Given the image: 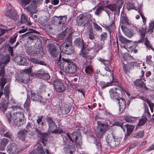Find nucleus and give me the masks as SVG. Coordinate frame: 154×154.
<instances>
[{
    "label": "nucleus",
    "instance_id": "obj_37",
    "mask_svg": "<svg viewBox=\"0 0 154 154\" xmlns=\"http://www.w3.org/2000/svg\"><path fill=\"white\" fill-rule=\"evenodd\" d=\"M119 39L121 42L124 44L129 43L131 42L130 41L126 39L124 37L120 35L119 37Z\"/></svg>",
    "mask_w": 154,
    "mask_h": 154
},
{
    "label": "nucleus",
    "instance_id": "obj_10",
    "mask_svg": "<svg viewBox=\"0 0 154 154\" xmlns=\"http://www.w3.org/2000/svg\"><path fill=\"white\" fill-rule=\"evenodd\" d=\"M6 150L9 154H17L19 152L18 146L14 143L8 144L7 146Z\"/></svg>",
    "mask_w": 154,
    "mask_h": 154
},
{
    "label": "nucleus",
    "instance_id": "obj_64",
    "mask_svg": "<svg viewBox=\"0 0 154 154\" xmlns=\"http://www.w3.org/2000/svg\"><path fill=\"white\" fill-rule=\"evenodd\" d=\"M17 36V35H16L14 37L11 38L9 41V43L11 44H13L16 41V39Z\"/></svg>",
    "mask_w": 154,
    "mask_h": 154
},
{
    "label": "nucleus",
    "instance_id": "obj_31",
    "mask_svg": "<svg viewBox=\"0 0 154 154\" xmlns=\"http://www.w3.org/2000/svg\"><path fill=\"white\" fill-rule=\"evenodd\" d=\"M48 134L46 133H41L39 137H40V141L42 143L46 141L48 137Z\"/></svg>",
    "mask_w": 154,
    "mask_h": 154
},
{
    "label": "nucleus",
    "instance_id": "obj_36",
    "mask_svg": "<svg viewBox=\"0 0 154 154\" xmlns=\"http://www.w3.org/2000/svg\"><path fill=\"white\" fill-rule=\"evenodd\" d=\"M7 103L6 101L4 102L3 103H2L0 106V108L1 111L3 112H4L5 111L7 108Z\"/></svg>",
    "mask_w": 154,
    "mask_h": 154
},
{
    "label": "nucleus",
    "instance_id": "obj_51",
    "mask_svg": "<svg viewBox=\"0 0 154 154\" xmlns=\"http://www.w3.org/2000/svg\"><path fill=\"white\" fill-rule=\"evenodd\" d=\"M10 90L9 89V87L8 85H6L5 88L4 90V94L6 96L8 97L9 94Z\"/></svg>",
    "mask_w": 154,
    "mask_h": 154
},
{
    "label": "nucleus",
    "instance_id": "obj_44",
    "mask_svg": "<svg viewBox=\"0 0 154 154\" xmlns=\"http://www.w3.org/2000/svg\"><path fill=\"white\" fill-rule=\"evenodd\" d=\"M89 38L91 40H93L94 38L95 34L92 29H90L88 33Z\"/></svg>",
    "mask_w": 154,
    "mask_h": 154
},
{
    "label": "nucleus",
    "instance_id": "obj_32",
    "mask_svg": "<svg viewBox=\"0 0 154 154\" xmlns=\"http://www.w3.org/2000/svg\"><path fill=\"white\" fill-rule=\"evenodd\" d=\"M127 126V135L129 136L131 134L134 128V126L133 125H125Z\"/></svg>",
    "mask_w": 154,
    "mask_h": 154
},
{
    "label": "nucleus",
    "instance_id": "obj_43",
    "mask_svg": "<svg viewBox=\"0 0 154 154\" xmlns=\"http://www.w3.org/2000/svg\"><path fill=\"white\" fill-rule=\"evenodd\" d=\"M144 134V132L143 131H139L136 133L134 135V137L137 138H139L142 137Z\"/></svg>",
    "mask_w": 154,
    "mask_h": 154
},
{
    "label": "nucleus",
    "instance_id": "obj_12",
    "mask_svg": "<svg viewBox=\"0 0 154 154\" xmlns=\"http://www.w3.org/2000/svg\"><path fill=\"white\" fill-rule=\"evenodd\" d=\"M47 47L50 55L54 57H56L59 52L57 51V49L55 46L53 44H49L47 45Z\"/></svg>",
    "mask_w": 154,
    "mask_h": 154
},
{
    "label": "nucleus",
    "instance_id": "obj_27",
    "mask_svg": "<svg viewBox=\"0 0 154 154\" xmlns=\"http://www.w3.org/2000/svg\"><path fill=\"white\" fill-rule=\"evenodd\" d=\"M72 32H68V34L66 36L65 42L63 43H66L67 44H72Z\"/></svg>",
    "mask_w": 154,
    "mask_h": 154
},
{
    "label": "nucleus",
    "instance_id": "obj_34",
    "mask_svg": "<svg viewBox=\"0 0 154 154\" xmlns=\"http://www.w3.org/2000/svg\"><path fill=\"white\" fill-rule=\"evenodd\" d=\"M145 72L143 70H142L141 72V75L140 76V79L136 80L134 82V83L135 85L138 86L139 85L140 81L141 79L143 77L144 75Z\"/></svg>",
    "mask_w": 154,
    "mask_h": 154
},
{
    "label": "nucleus",
    "instance_id": "obj_42",
    "mask_svg": "<svg viewBox=\"0 0 154 154\" xmlns=\"http://www.w3.org/2000/svg\"><path fill=\"white\" fill-rule=\"evenodd\" d=\"M38 146L37 148V150L38 152V153L39 154H45L44 151L43 149L42 145L40 144H38Z\"/></svg>",
    "mask_w": 154,
    "mask_h": 154
},
{
    "label": "nucleus",
    "instance_id": "obj_14",
    "mask_svg": "<svg viewBox=\"0 0 154 154\" xmlns=\"http://www.w3.org/2000/svg\"><path fill=\"white\" fill-rule=\"evenodd\" d=\"M31 99L33 100L38 101L40 103H42V105H45L46 103L45 100L41 96L37 94L31 92Z\"/></svg>",
    "mask_w": 154,
    "mask_h": 154
},
{
    "label": "nucleus",
    "instance_id": "obj_4",
    "mask_svg": "<svg viewBox=\"0 0 154 154\" xmlns=\"http://www.w3.org/2000/svg\"><path fill=\"white\" fill-rule=\"evenodd\" d=\"M24 113L22 110L21 112H18L13 113L12 119L14 123L17 125H23L24 123Z\"/></svg>",
    "mask_w": 154,
    "mask_h": 154
},
{
    "label": "nucleus",
    "instance_id": "obj_28",
    "mask_svg": "<svg viewBox=\"0 0 154 154\" xmlns=\"http://www.w3.org/2000/svg\"><path fill=\"white\" fill-rule=\"evenodd\" d=\"M2 46L3 48H5V51L7 50L10 53L11 56H13L14 52L13 47H11L9 44H3Z\"/></svg>",
    "mask_w": 154,
    "mask_h": 154
},
{
    "label": "nucleus",
    "instance_id": "obj_52",
    "mask_svg": "<svg viewBox=\"0 0 154 154\" xmlns=\"http://www.w3.org/2000/svg\"><path fill=\"white\" fill-rule=\"evenodd\" d=\"M86 72L89 74H91L93 72L92 69L89 66H87L85 69Z\"/></svg>",
    "mask_w": 154,
    "mask_h": 154
},
{
    "label": "nucleus",
    "instance_id": "obj_16",
    "mask_svg": "<svg viewBox=\"0 0 154 154\" xmlns=\"http://www.w3.org/2000/svg\"><path fill=\"white\" fill-rule=\"evenodd\" d=\"M53 23L56 24H63L65 23L66 20V17L65 16L57 17L55 16L52 18Z\"/></svg>",
    "mask_w": 154,
    "mask_h": 154
},
{
    "label": "nucleus",
    "instance_id": "obj_26",
    "mask_svg": "<svg viewBox=\"0 0 154 154\" xmlns=\"http://www.w3.org/2000/svg\"><path fill=\"white\" fill-rule=\"evenodd\" d=\"M9 140L7 139L4 138L1 139L0 142V149L2 151L4 150Z\"/></svg>",
    "mask_w": 154,
    "mask_h": 154
},
{
    "label": "nucleus",
    "instance_id": "obj_9",
    "mask_svg": "<svg viewBox=\"0 0 154 154\" xmlns=\"http://www.w3.org/2000/svg\"><path fill=\"white\" fill-rule=\"evenodd\" d=\"M53 83L54 88L57 92H62L66 89V87L63 83L59 80H55Z\"/></svg>",
    "mask_w": 154,
    "mask_h": 154
},
{
    "label": "nucleus",
    "instance_id": "obj_57",
    "mask_svg": "<svg viewBox=\"0 0 154 154\" xmlns=\"http://www.w3.org/2000/svg\"><path fill=\"white\" fill-rule=\"evenodd\" d=\"M107 34L106 33H103L100 35V41H104L106 39L107 37Z\"/></svg>",
    "mask_w": 154,
    "mask_h": 154
},
{
    "label": "nucleus",
    "instance_id": "obj_35",
    "mask_svg": "<svg viewBox=\"0 0 154 154\" xmlns=\"http://www.w3.org/2000/svg\"><path fill=\"white\" fill-rule=\"evenodd\" d=\"M44 72L45 71L42 69H41L35 71V74L37 76L41 78V76L44 74Z\"/></svg>",
    "mask_w": 154,
    "mask_h": 154
},
{
    "label": "nucleus",
    "instance_id": "obj_39",
    "mask_svg": "<svg viewBox=\"0 0 154 154\" xmlns=\"http://www.w3.org/2000/svg\"><path fill=\"white\" fill-rule=\"evenodd\" d=\"M49 127V130L52 132V131L57 128V125L54 122L48 125Z\"/></svg>",
    "mask_w": 154,
    "mask_h": 154
},
{
    "label": "nucleus",
    "instance_id": "obj_5",
    "mask_svg": "<svg viewBox=\"0 0 154 154\" xmlns=\"http://www.w3.org/2000/svg\"><path fill=\"white\" fill-rule=\"evenodd\" d=\"M106 140L107 144L111 147H115L120 143V139L115 138L112 133L107 134L106 137Z\"/></svg>",
    "mask_w": 154,
    "mask_h": 154
},
{
    "label": "nucleus",
    "instance_id": "obj_13",
    "mask_svg": "<svg viewBox=\"0 0 154 154\" xmlns=\"http://www.w3.org/2000/svg\"><path fill=\"white\" fill-rule=\"evenodd\" d=\"M10 60V55L9 54L3 56L0 59V67L5 69V65Z\"/></svg>",
    "mask_w": 154,
    "mask_h": 154
},
{
    "label": "nucleus",
    "instance_id": "obj_2",
    "mask_svg": "<svg viewBox=\"0 0 154 154\" xmlns=\"http://www.w3.org/2000/svg\"><path fill=\"white\" fill-rule=\"evenodd\" d=\"M70 60L62 58L60 65V68L64 72L67 73H72L76 72L77 67L75 64L72 62Z\"/></svg>",
    "mask_w": 154,
    "mask_h": 154
},
{
    "label": "nucleus",
    "instance_id": "obj_6",
    "mask_svg": "<svg viewBox=\"0 0 154 154\" xmlns=\"http://www.w3.org/2000/svg\"><path fill=\"white\" fill-rule=\"evenodd\" d=\"M91 17V15L88 13L80 14L77 18V23L78 26H84Z\"/></svg>",
    "mask_w": 154,
    "mask_h": 154
},
{
    "label": "nucleus",
    "instance_id": "obj_48",
    "mask_svg": "<svg viewBox=\"0 0 154 154\" xmlns=\"http://www.w3.org/2000/svg\"><path fill=\"white\" fill-rule=\"evenodd\" d=\"M30 103V100L29 99H27L24 105V107L26 108V110L27 111H28L29 109Z\"/></svg>",
    "mask_w": 154,
    "mask_h": 154
},
{
    "label": "nucleus",
    "instance_id": "obj_40",
    "mask_svg": "<svg viewBox=\"0 0 154 154\" xmlns=\"http://www.w3.org/2000/svg\"><path fill=\"white\" fill-rule=\"evenodd\" d=\"M107 78H106V79L105 81V82L106 83H105L104 82L101 81L100 80H99V79H96V83H98L101 85H104V86H103L102 87V88H105L106 87V86L105 87V85H107V84L106 82V81L107 80ZM106 87L107 86H106Z\"/></svg>",
    "mask_w": 154,
    "mask_h": 154
},
{
    "label": "nucleus",
    "instance_id": "obj_3",
    "mask_svg": "<svg viewBox=\"0 0 154 154\" xmlns=\"http://www.w3.org/2000/svg\"><path fill=\"white\" fill-rule=\"evenodd\" d=\"M104 68L105 69L106 71V74L107 75L106 82L107 85H105V87L111 85L112 83L114 82H116L117 80L114 79L113 77V73L112 71L113 70V67L110 64H108L107 66L106 65Z\"/></svg>",
    "mask_w": 154,
    "mask_h": 154
},
{
    "label": "nucleus",
    "instance_id": "obj_33",
    "mask_svg": "<svg viewBox=\"0 0 154 154\" xmlns=\"http://www.w3.org/2000/svg\"><path fill=\"white\" fill-rule=\"evenodd\" d=\"M7 79L5 78H2L0 81V89H3L4 87L7 82Z\"/></svg>",
    "mask_w": 154,
    "mask_h": 154
},
{
    "label": "nucleus",
    "instance_id": "obj_53",
    "mask_svg": "<svg viewBox=\"0 0 154 154\" xmlns=\"http://www.w3.org/2000/svg\"><path fill=\"white\" fill-rule=\"evenodd\" d=\"M4 136L7 138L10 139L12 140L13 138V135L12 133L10 131H7L4 134Z\"/></svg>",
    "mask_w": 154,
    "mask_h": 154
},
{
    "label": "nucleus",
    "instance_id": "obj_62",
    "mask_svg": "<svg viewBox=\"0 0 154 154\" xmlns=\"http://www.w3.org/2000/svg\"><path fill=\"white\" fill-rule=\"evenodd\" d=\"M46 121L48 125L54 122L52 118L50 117H47L46 118Z\"/></svg>",
    "mask_w": 154,
    "mask_h": 154
},
{
    "label": "nucleus",
    "instance_id": "obj_58",
    "mask_svg": "<svg viewBox=\"0 0 154 154\" xmlns=\"http://www.w3.org/2000/svg\"><path fill=\"white\" fill-rule=\"evenodd\" d=\"M6 118H7L8 122H10L11 120V118H12L11 113L10 112H8L6 115Z\"/></svg>",
    "mask_w": 154,
    "mask_h": 154
},
{
    "label": "nucleus",
    "instance_id": "obj_41",
    "mask_svg": "<svg viewBox=\"0 0 154 154\" xmlns=\"http://www.w3.org/2000/svg\"><path fill=\"white\" fill-rule=\"evenodd\" d=\"M94 139L95 141L94 143L96 145L97 151L100 152L102 150V146L101 144L97 141V140L94 137Z\"/></svg>",
    "mask_w": 154,
    "mask_h": 154
},
{
    "label": "nucleus",
    "instance_id": "obj_8",
    "mask_svg": "<svg viewBox=\"0 0 154 154\" xmlns=\"http://www.w3.org/2000/svg\"><path fill=\"white\" fill-rule=\"evenodd\" d=\"M121 90V88H116L110 89L109 91L110 97L118 100L122 97V93Z\"/></svg>",
    "mask_w": 154,
    "mask_h": 154
},
{
    "label": "nucleus",
    "instance_id": "obj_50",
    "mask_svg": "<svg viewBox=\"0 0 154 154\" xmlns=\"http://www.w3.org/2000/svg\"><path fill=\"white\" fill-rule=\"evenodd\" d=\"M145 99L146 100V102L148 104L151 112H152L153 111V107L154 106L153 103L148 99Z\"/></svg>",
    "mask_w": 154,
    "mask_h": 154
},
{
    "label": "nucleus",
    "instance_id": "obj_20",
    "mask_svg": "<svg viewBox=\"0 0 154 154\" xmlns=\"http://www.w3.org/2000/svg\"><path fill=\"white\" fill-rule=\"evenodd\" d=\"M5 15L6 16L14 20H15L17 17V15L16 12L13 9L8 10L6 12Z\"/></svg>",
    "mask_w": 154,
    "mask_h": 154
},
{
    "label": "nucleus",
    "instance_id": "obj_54",
    "mask_svg": "<svg viewBox=\"0 0 154 154\" xmlns=\"http://www.w3.org/2000/svg\"><path fill=\"white\" fill-rule=\"evenodd\" d=\"M33 62L35 63H37V64H39L41 65H45L46 64H45L44 62L42 60H38L37 59H35L33 60Z\"/></svg>",
    "mask_w": 154,
    "mask_h": 154
},
{
    "label": "nucleus",
    "instance_id": "obj_45",
    "mask_svg": "<svg viewBox=\"0 0 154 154\" xmlns=\"http://www.w3.org/2000/svg\"><path fill=\"white\" fill-rule=\"evenodd\" d=\"M122 23H123L124 26H127L129 25V23L128 21V18L126 17H122Z\"/></svg>",
    "mask_w": 154,
    "mask_h": 154
},
{
    "label": "nucleus",
    "instance_id": "obj_23",
    "mask_svg": "<svg viewBox=\"0 0 154 154\" xmlns=\"http://www.w3.org/2000/svg\"><path fill=\"white\" fill-rule=\"evenodd\" d=\"M60 108L61 109L62 113L63 114H68L70 112V110L69 106L66 104L62 105Z\"/></svg>",
    "mask_w": 154,
    "mask_h": 154
},
{
    "label": "nucleus",
    "instance_id": "obj_24",
    "mask_svg": "<svg viewBox=\"0 0 154 154\" xmlns=\"http://www.w3.org/2000/svg\"><path fill=\"white\" fill-rule=\"evenodd\" d=\"M95 44L94 42V46L93 47V49H94V51L96 53L98 52L99 50L100 49H102L104 46V42H100L98 43L96 46H95Z\"/></svg>",
    "mask_w": 154,
    "mask_h": 154
},
{
    "label": "nucleus",
    "instance_id": "obj_49",
    "mask_svg": "<svg viewBox=\"0 0 154 154\" xmlns=\"http://www.w3.org/2000/svg\"><path fill=\"white\" fill-rule=\"evenodd\" d=\"M27 16L25 14H23L20 17V21L22 23H26L27 21Z\"/></svg>",
    "mask_w": 154,
    "mask_h": 154
},
{
    "label": "nucleus",
    "instance_id": "obj_55",
    "mask_svg": "<svg viewBox=\"0 0 154 154\" xmlns=\"http://www.w3.org/2000/svg\"><path fill=\"white\" fill-rule=\"evenodd\" d=\"M145 115L146 116L147 115L148 117L149 118L151 117V115L149 112L148 108L145 105Z\"/></svg>",
    "mask_w": 154,
    "mask_h": 154
},
{
    "label": "nucleus",
    "instance_id": "obj_61",
    "mask_svg": "<svg viewBox=\"0 0 154 154\" xmlns=\"http://www.w3.org/2000/svg\"><path fill=\"white\" fill-rule=\"evenodd\" d=\"M11 108L14 110H17L18 109L23 110L22 108L20 106H12Z\"/></svg>",
    "mask_w": 154,
    "mask_h": 154
},
{
    "label": "nucleus",
    "instance_id": "obj_22",
    "mask_svg": "<svg viewBox=\"0 0 154 154\" xmlns=\"http://www.w3.org/2000/svg\"><path fill=\"white\" fill-rule=\"evenodd\" d=\"M36 7L35 4L33 3L30 4L26 8L27 11L31 15L32 17L33 14L35 13V9L36 8Z\"/></svg>",
    "mask_w": 154,
    "mask_h": 154
},
{
    "label": "nucleus",
    "instance_id": "obj_1",
    "mask_svg": "<svg viewBox=\"0 0 154 154\" xmlns=\"http://www.w3.org/2000/svg\"><path fill=\"white\" fill-rule=\"evenodd\" d=\"M63 139L64 148H66L67 151H69L71 154H72L73 151L75 150V146L72 143L69 142L68 138L73 143L78 145L81 146L82 144V141L80 134L79 132H74L70 134L67 133L66 136L62 135Z\"/></svg>",
    "mask_w": 154,
    "mask_h": 154
},
{
    "label": "nucleus",
    "instance_id": "obj_17",
    "mask_svg": "<svg viewBox=\"0 0 154 154\" xmlns=\"http://www.w3.org/2000/svg\"><path fill=\"white\" fill-rule=\"evenodd\" d=\"M28 131L25 130H19L17 134V137L22 141L26 142L27 140L26 139V133Z\"/></svg>",
    "mask_w": 154,
    "mask_h": 154
},
{
    "label": "nucleus",
    "instance_id": "obj_11",
    "mask_svg": "<svg viewBox=\"0 0 154 154\" xmlns=\"http://www.w3.org/2000/svg\"><path fill=\"white\" fill-rule=\"evenodd\" d=\"M97 131L98 133H101V135L107 131L109 126L107 123L104 124L99 121L97 122Z\"/></svg>",
    "mask_w": 154,
    "mask_h": 154
},
{
    "label": "nucleus",
    "instance_id": "obj_15",
    "mask_svg": "<svg viewBox=\"0 0 154 154\" xmlns=\"http://www.w3.org/2000/svg\"><path fill=\"white\" fill-rule=\"evenodd\" d=\"M14 61L19 65L27 66L29 63H27L26 59L23 57L18 56H16L14 59Z\"/></svg>",
    "mask_w": 154,
    "mask_h": 154
},
{
    "label": "nucleus",
    "instance_id": "obj_21",
    "mask_svg": "<svg viewBox=\"0 0 154 154\" xmlns=\"http://www.w3.org/2000/svg\"><path fill=\"white\" fill-rule=\"evenodd\" d=\"M26 50L27 53L30 55L34 56L38 51V49L35 47L32 48V47H26Z\"/></svg>",
    "mask_w": 154,
    "mask_h": 154
},
{
    "label": "nucleus",
    "instance_id": "obj_56",
    "mask_svg": "<svg viewBox=\"0 0 154 154\" xmlns=\"http://www.w3.org/2000/svg\"><path fill=\"white\" fill-rule=\"evenodd\" d=\"M104 113L106 116L109 118H111L113 117V115L108 110H106Z\"/></svg>",
    "mask_w": 154,
    "mask_h": 154
},
{
    "label": "nucleus",
    "instance_id": "obj_19",
    "mask_svg": "<svg viewBox=\"0 0 154 154\" xmlns=\"http://www.w3.org/2000/svg\"><path fill=\"white\" fill-rule=\"evenodd\" d=\"M118 103L119 106L120 112H122L126 107V101L125 99L121 97L118 100Z\"/></svg>",
    "mask_w": 154,
    "mask_h": 154
},
{
    "label": "nucleus",
    "instance_id": "obj_18",
    "mask_svg": "<svg viewBox=\"0 0 154 154\" xmlns=\"http://www.w3.org/2000/svg\"><path fill=\"white\" fill-rule=\"evenodd\" d=\"M121 7V5L117 6L115 4H112L108 5L106 7L112 11H115L116 13L119 15L120 13V9Z\"/></svg>",
    "mask_w": 154,
    "mask_h": 154
},
{
    "label": "nucleus",
    "instance_id": "obj_30",
    "mask_svg": "<svg viewBox=\"0 0 154 154\" xmlns=\"http://www.w3.org/2000/svg\"><path fill=\"white\" fill-rule=\"evenodd\" d=\"M147 119L146 116L144 115L142 118L139 119V122L138 124V126H141L144 125L147 121Z\"/></svg>",
    "mask_w": 154,
    "mask_h": 154
},
{
    "label": "nucleus",
    "instance_id": "obj_25",
    "mask_svg": "<svg viewBox=\"0 0 154 154\" xmlns=\"http://www.w3.org/2000/svg\"><path fill=\"white\" fill-rule=\"evenodd\" d=\"M74 44L75 46L81 47L83 46L84 42L82 38H79L74 41Z\"/></svg>",
    "mask_w": 154,
    "mask_h": 154
},
{
    "label": "nucleus",
    "instance_id": "obj_47",
    "mask_svg": "<svg viewBox=\"0 0 154 154\" xmlns=\"http://www.w3.org/2000/svg\"><path fill=\"white\" fill-rule=\"evenodd\" d=\"M139 31L140 33V35L142 36V38H144L145 35L146 29L144 28H140L139 29Z\"/></svg>",
    "mask_w": 154,
    "mask_h": 154
},
{
    "label": "nucleus",
    "instance_id": "obj_38",
    "mask_svg": "<svg viewBox=\"0 0 154 154\" xmlns=\"http://www.w3.org/2000/svg\"><path fill=\"white\" fill-rule=\"evenodd\" d=\"M93 25L94 30L97 32H102V28L98 25L96 23L93 22Z\"/></svg>",
    "mask_w": 154,
    "mask_h": 154
},
{
    "label": "nucleus",
    "instance_id": "obj_29",
    "mask_svg": "<svg viewBox=\"0 0 154 154\" xmlns=\"http://www.w3.org/2000/svg\"><path fill=\"white\" fill-rule=\"evenodd\" d=\"M69 31H70V30L69 29H65L63 32H62L58 36L59 38L60 39H63L65 37L67 36Z\"/></svg>",
    "mask_w": 154,
    "mask_h": 154
},
{
    "label": "nucleus",
    "instance_id": "obj_59",
    "mask_svg": "<svg viewBox=\"0 0 154 154\" xmlns=\"http://www.w3.org/2000/svg\"><path fill=\"white\" fill-rule=\"evenodd\" d=\"M134 118L133 117L127 116L125 118V120L127 122H132L133 121Z\"/></svg>",
    "mask_w": 154,
    "mask_h": 154
},
{
    "label": "nucleus",
    "instance_id": "obj_7",
    "mask_svg": "<svg viewBox=\"0 0 154 154\" xmlns=\"http://www.w3.org/2000/svg\"><path fill=\"white\" fill-rule=\"evenodd\" d=\"M72 45L62 43L59 48L63 53L66 54H71L74 52V48Z\"/></svg>",
    "mask_w": 154,
    "mask_h": 154
},
{
    "label": "nucleus",
    "instance_id": "obj_60",
    "mask_svg": "<svg viewBox=\"0 0 154 154\" xmlns=\"http://www.w3.org/2000/svg\"><path fill=\"white\" fill-rule=\"evenodd\" d=\"M41 78H42L45 79H48L50 78V76L49 74L48 73H46L44 72V74L41 76Z\"/></svg>",
    "mask_w": 154,
    "mask_h": 154
},
{
    "label": "nucleus",
    "instance_id": "obj_46",
    "mask_svg": "<svg viewBox=\"0 0 154 154\" xmlns=\"http://www.w3.org/2000/svg\"><path fill=\"white\" fill-rule=\"evenodd\" d=\"M105 9H106L105 8L102 7L98 8L95 11V14L96 15H98L102 12V11H105Z\"/></svg>",
    "mask_w": 154,
    "mask_h": 154
},
{
    "label": "nucleus",
    "instance_id": "obj_63",
    "mask_svg": "<svg viewBox=\"0 0 154 154\" xmlns=\"http://www.w3.org/2000/svg\"><path fill=\"white\" fill-rule=\"evenodd\" d=\"M37 37L35 35L32 34H31L29 35L28 38L31 40H33L36 39L37 38Z\"/></svg>",
    "mask_w": 154,
    "mask_h": 154
}]
</instances>
